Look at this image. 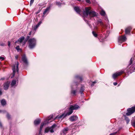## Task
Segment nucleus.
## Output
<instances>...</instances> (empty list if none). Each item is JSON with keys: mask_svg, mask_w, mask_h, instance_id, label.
<instances>
[{"mask_svg": "<svg viewBox=\"0 0 135 135\" xmlns=\"http://www.w3.org/2000/svg\"><path fill=\"white\" fill-rule=\"evenodd\" d=\"M1 64V62H0V64Z\"/></svg>", "mask_w": 135, "mask_h": 135, "instance_id": "nucleus-53", "label": "nucleus"}, {"mask_svg": "<svg viewBox=\"0 0 135 135\" xmlns=\"http://www.w3.org/2000/svg\"><path fill=\"white\" fill-rule=\"evenodd\" d=\"M1 103L2 105L4 106L6 104V102L5 100L2 99L1 100Z\"/></svg>", "mask_w": 135, "mask_h": 135, "instance_id": "nucleus-27", "label": "nucleus"}, {"mask_svg": "<svg viewBox=\"0 0 135 135\" xmlns=\"http://www.w3.org/2000/svg\"><path fill=\"white\" fill-rule=\"evenodd\" d=\"M120 85V84H119L118 85V86H119Z\"/></svg>", "mask_w": 135, "mask_h": 135, "instance_id": "nucleus-51", "label": "nucleus"}, {"mask_svg": "<svg viewBox=\"0 0 135 135\" xmlns=\"http://www.w3.org/2000/svg\"><path fill=\"white\" fill-rule=\"evenodd\" d=\"M31 32H30L28 34H29V35H31Z\"/></svg>", "mask_w": 135, "mask_h": 135, "instance_id": "nucleus-48", "label": "nucleus"}, {"mask_svg": "<svg viewBox=\"0 0 135 135\" xmlns=\"http://www.w3.org/2000/svg\"><path fill=\"white\" fill-rule=\"evenodd\" d=\"M82 80V78L81 76L77 75L75 76V80L71 86V93L73 95H75L76 94L79 92V88L78 85L79 84V82Z\"/></svg>", "mask_w": 135, "mask_h": 135, "instance_id": "nucleus-1", "label": "nucleus"}, {"mask_svg": "<svg viewBox=\"0 0 135 135\" xmlns=\"http://www.w3.org/2000/svg\"><path fill=\"white\" fill-rule=\"evenodd\" d=\"M100 13L101 15L103 16H104L106 15L105 11L103 9L100 12Z\"/></svg>", "mask_w": 135, "mask_h": 135, "instance_id": "nucleus-25", "label": "nucleus"}, {"mask_svg": "<svg viewBox=\"0 0 135 135\" xmlns=\"http://www.w3.org/2000/svg\"><path fill=\"white\" fill-rule=\"evenodd\" d=\"M69 129L68 128H65L62 131V133H61V135H62V134H64L66 133L68 131Z\"/></svg>", "mask_w": 135, "mask_h": 135, "instance_id": "nucleus-21", "label": "nucleus"}, {"mask_svg": "<svg viewBox=\"0 0 135 135\" xmlns=\"http://www.w3.org/2000/svg\"><path fill=\"white\" fill-rule=\"evenodd\" d=\"M22 60L25 64L26 65H27L28 64V62L25 55H23L22 57Z\"/></svg>", "mask_w": 135, "mask_h": 135, "instance_id": "nucleus-10", "label": "nucleus"}, {"mask_svg": "<svg viewBox=\"0 0 135 135\" xmlns=\"http://www.w3.org/2000/svg\"><path fill=\"white\" fill-rule=\"evenodd\" d=\"M73 112V110L70 106L68 109V111L66 113H64L60 115H57L55 118V119L63 118L67 115H69L71 114Z\"/></svg>", "mask_w": 135, "mask_h": 135, "instance_id": "nucleus-3", "label": "nucleus"}, {"mask_svg": "<svg viewBox=\"0 0 135 135\" xmlns=\"http://www.w3.org/2000/svg\"><path fill=\"white\" fill-rule=\"evenodd\" d=\"M4 44L3 43H2L0 44V45L1 46H4Z\"/></svg>", "mask_w": 135, "mask_h": 135, "instance_id": "nucleus-46", "label": "nucleus"}, {"mask_svg": "<svg viewBox=\"0 0 135 135\" xmlns=\"http://www.w3.org/2000/svg\"><path fill=\"white\" fill-rule=\"evenodd\" d=\"M8 45L9 47L11 45V43L9 41H8Z\"/></svg>", "mask_w": 135, "mask_h": 135, "instance_id": "nucleus-44", "label": "nucleus"}, {"mask_svg": "<svg viewBox=\"0 0 135 135\" xmlns=\"http://www.w3.org/2000/svg\"><path fill=\"white\" fill-rule=\"evenodd\" d=\"M50 9V7H49L46 8V9H44V11L43 12V14L44 15H45L47 13H47H48V11Z\"/></svg>", "mask_w": 135, "mask_h": 135, "instance_id": "nucleus-22", "label": "nucleus"}, {"mask_svg": "<svg viewBox=\"0 0 135 135\" xmlns=\"http://www.w3.org/2000/svg\"><path fill=\"white\" fill-rule=\"evenodd\" d=\"M123 116L124 117L127 123L128 124L129 123V122L130 121V120L128 118V117H127L126 116V115H123Z\"/></svg>", "mask_w": 135, "mask_h": 135, "instance_id": "nucleus-26", "label": "nucleus"}, {"mask_svg": "<svg viewBox=\"0 0 135 135\" xmlns=\"http://www.w3.org/2000/svg\"><path fill=\"white\" fill-rule=\"evenodd\" d=\"M117 84V82H114L113 83V85H116Z\"/></svg>", "mask_w": 135, "mask_h": 135, "instance_id": "nucleus-45", "label": "nucleus"}, {"mask_svg": "<svg viewBox=\"0 0 135 135\" xmlns=\"http://www.w3.org/2000/svg\"><path fill=\"white\" fill-rule=\"evenodd\" d=\"M104 18L105 19V20L106 21V22L107 23H108V18H107V17L106 16V15L105 16H104Z\"/></svg>", "mask_w": 135, "mask_h": 135, "instance_id": "nucleus-34", "label": "nucleus"}, {"mask_svg": "<svg viewBox=\"0 0 135 135\" xmlns=\"http://www.w3.org/2000/svg\"><path fill=\"white\" fill-rule=\"evenodd\" d=\"M102 31V32L103 31V30H102V31Z\"/></svg>", "mask_w": 135, "mask_h": 135, "instance_id": "nucleus-50", "label": "nucleus"}, {"mask_svg": "<svg viewBox=\"0 0 135 135\" xmlns=\"http://www.w3.org/2000/svg\"><path fill=\"white\" fill-rule=\"evenodd\" d=\"M96 83H97V82L96 81H94L93 82H92V84H91V86H94V84Z\"/></svg>", "mask_w": 135, "mask_h": 135, "instance_id": "nucleus-37", "label": "nucleus"}, {"mask_svg": "<svg viewBox=\"0 0 135 135\" xmlns=\"http://www.w3.org/2000/svg\"><path fill=\"white\" fill-rule=\"evenodd\" d=\"M117 133V132H114L110 134L109 135H115Z\"/></svg>", "mask_w": 135, "mask_h": 135, "instance_id": "nucleus-39", "label": "nucleus"}, {"mask_svg": "<svg viewBox=\"0 0 135 135\" xmlns=\"http://www.w3.org/2000/svg\"><path fill=\"white\" fill-rule=\"evenodd\" d=\"M132 29L131 27H129L126 28L125 29V33L126 34H129L130 33Z\"/></svg>", "mask_w": 135, "mask_h": 135, "instance_id": "nucleus-16", "label": "nucleus"}, {"mask_svg": "<svg viewBox=\"0 0 135 135\" xmlns=\"http://www.w3.org/2000/svg\"><path fill=\"white\" fill-rule=\"evenodd\" d=\"M18 56V55H17L15 56V58L16 60H17Z\"/></svg>", "mask_w": 135, "mask_h": 135, "instance_id": "nucleus-43", "label": "nucleus"}, {"mask_svg": "<svg viewBox=\"0 0 135 135\" xmlns=\"http://www.w3.org/2000/svg\"><path fill=\"white\" fill-rule=\"evenodd\" d=\"M53 115H51L48 118H47V119L45 121L44 123H41L40 127L39 132V134L41 133L42 129L44 125H45L47 123H48L49 122H49V120H51L53 118Z\"/></svg>", "mask_w": 135, "mask_h": 135, "instance_id": "nucleus-5", "label": "nucleus"}, {"mask_svg": "<svg viewBox=\"0 0 135 135\" xmlns=\"http://www.w3.org/2000/svg\"><path fill=\"white\" fill-rule=\"evenodd\" d=\"M86 2L89 3H91L90 0H85Z\"/></svg>", "mask_w": 135, "mask_h": 135, "instance_id": "nucleus-40", "label": "nucleus"}, {"mask_svg": "<svg viewBox=\"0 0 135 135\" xmlns=\"http://www.w3.org/2000/svg\"><path fill=\"white\" fill-rule=\"evenodd\" d=\"M34 0H31L30 5H31L33 3Z\"/></svg>", "mask_w": 135, "mask_h": 135, "instance_id": "nucleus-38", "label": "nucleus"}, {"mask_svg": "<svg viewBox=\"0 0 135 135\" xmlns=\"http://www.w3.org/2000/svg\"><path fill=\"white\" fill-rule=\"evenodd\" d=\"M97 15L96 12L94 11H90V8L89 7L85 8V11H84L83 12V17L84 20L90 27V24L88 22V21L86 20V18H88L91 19L92 17L97 16Z\"/></svg>", "mask_w": 135, "mask_h": 135, "instance_id": "nucleus-2", "label": "nucleus"}, {"mask_svg": "<svg viewBox=\"0 0 135 135\" xmlns=\"http://www.w3.org/2000/svg\"><path fill=\"white\" fill-rule=\"evenodd\" d=\"M126 40L127 38L125 35L122 36H119L118 38V42L119 43L121 44L122 42L125 41Z\"/></svg>", "mask_w": 135, "mask_h": 135, "instance_id": "nucleus-9", "label": "nucleus"}, {"mask_svg": "<svg viewBox=\"0 0 135 135\" xmlns=\"http://www.w3.org/2000/svg\"><path fill=\"white\" fill-rule=\"evenodd\" d=\"M2 94V89L0 88V96Z\"/></svg>", "mask_w": 135, "mask_h": 135, "instance_id": "nucleus-42", "label": "nucleus"}, {"mask_svg": "<svg viewBox=\"0 0 135 135\" xmlns=\"http://www.w3.org/2000/svg\"><path fill=\"white\" fill-rule=\"evenodd\" d=\"M56 4L59 6H61L62 4V3H61L60 2H56Z\"/></svg>", "mask_w": 135, "mask_h": 135, "instance_id": "nucleus-33", "label": "nucleus"}, {"mask_svg": "<svg viewBox=\"0 0 135 135\" xmlns=\"http://www.w3.org/2000/svg\"><path fill=\"white\" fill-rule=\"evenodd\" d=\"M56 126V125L55 124H53L51 127L46 128L45 130V132L47 133L50 132L51 133H53L54 132V129Z\"/></svg>", "mask_w": 135, "mask_h": 135, "instance_id": "nucleus-6", "label": "nucleus"}, {"mask_svg": "<svg viewBox=\"0 0 135 135\" xmlns=\"http://www.w3.org/2000/svg\"><path fill=\"white\" fill-rule=\"evenodd\" d=\"M78 117L76 115H73L71 117L69 118L70 120L71 121H74L78 119Z\"/></svg>", "mask_w": 135, "mask_h": 135, "instance_id": "nucleus-13", "label": "nucleus"}, {"mask_svg": "<svg viewBox=\"0 0 135 135\" xmlns=\"http://www.w3.org/2000/svg\"><path fill=\"white\" fill-rule=\"evenodd\" d=\"M30 38V36H27L26 38L25 39V42L24 43V44H25L26 43V42Z\"/></svg>", "mask_w": 135, "mask_h": 135, "instance_id": "nucleus-30", "label": "nucleus"}, {"mask_svg": "<svg viewBox=\"0 0 135 135\" xmlns=\"http://www.w3.org/2000/svg\"><path fill=\"white\" fill-rule=\"evenodd\" d=\"M6 111H5V110H0V113H1V112H3L4 113V112H6Z\"/></svg>", "mask_w": 135, "mask_h": 135, "instance_id": "nucleus-47", "label": "nucleus"}, {"mask_svg": "<svg viewBox=\"0 0 135 135\" xmlns=\"http://www.w3.org/2000/svg\"><path fill=\"white\" fill-rule=\"evenodd\" d=\"M85 87L84 85H81V87L79 91L81 94H83V92L85 90Z\"/></svg>", "mask_w": 135, "mask_h": 135, "instance_id": "nucleus-19", "label": "nucleus"}, {"mask_svg": "<svg viewBox=\"0 0 135 135\" xmlns=\"http://www.w3.org/2000/svg\"><path fill=\"white\" fill-rule=\"evenodd\" d=\"M16 49L18 51H19V50H21L20 49L19 46H17L16 47Z\"/></svg>", "mask_w": 135, "mask_h": 135, "instance_id": "nucleus-35", "label": "nucleus"}, {"mask_svg": "<svg viewBox=\"0 0 135 135\" xmlns=\"http://www.w3.org/2000/svg\"><path fill=\"white\" fill-rule=\"evenodd\" d=\"M127 112L126 115H130L135 112V105L134 107L128 108L127 109Z\"/></svg>", "mask_w": 135, "mask_h": 135, "instance_id": "nucleus-7", "label": "nucleus"}, {"mask_svg": "<svg viewBox=\"0 0 135 135\" xmlns=\"http://www.w3.org/2000/svg\"><path fill=\"white\" fill-rule=\"evenodd\" d=\"M9 83L8 82H6L4 84L3 88L5 90H7L8 88Z\"/></svg>", "mask_w": 135, "mask_h": 135, "instance_id": "nucleus-14", "label": "nucleus"}, {"mask_svg": "<svg viewBox=\"0 0 135 135\" xmlns=\"http://www.w3.org/2000/svg\"><path fill=\"white\" fill-rule=\"evenodd\" d=\"M7 117L8 119H9L10 118V116L9 114L8 113H7Z\"/></svg>", "mask_w": 135, "mask_h": 135, "instance_id": "nucleus-36", "label": "nucleus"}, {"mask_svg": "<svg viewBox=\"0 0 135 135\" xmlns=\"http://www.w3.org/2000/svg\"><path fill=\"white\" fill-rule=\"evenodd\" d=\"M24 39L25 37L23 36H22L15 42V44H16V43H18L19 44H20L24 40Z\"/></svg>", "mask_w": 135, "mask_h": 135, "instance_id": "nucleus-11", "label": "nucleus"}, {"mask_svg": "<svg viewBox=\"0 0 135 135\" xmlns=\"http://www.w3.org/2000/svg\"><path fill=\"white\" fill-rule=\"evenodd\" d=\"M124 73V70H122L120 71L116 72L113 75V78L115 79L118 76L122 75V74Z\"/></svg>", "mask_w": 135, "mask_h": 135, "instance_id": "nucleus-8", "label": "nucleus"}, {"mask_svg": "<svg viewBox=\"0 0 135 135\" xmlns=\"http://www.w3.org/2000/svg\"><path fill=\"white\" fill-rule=\"evenodd\" d=\"M98 24H100V25L102 27H103L104 25V23L102 22V20L101 19H99L97 20Z\"/></svg>", "mask_w": 135, "mask_h": 135, "instance_id": "nucleus-18", "label": "nucleus"}, {"mask_svg": "<svg viewBox=\"0 0 135 135\" xmlns=\"http://www.w3.org/2000/svg\"><path fill=\"white\" fill-rule=\"evenodd\" d=\"M16 70L17 72H18V65H19V63L18 61H17L16 62Z\"/></svg>", "mask_w": 135, "mask_h": 135, "instance_id": "nucleus-28", "label": "nucleus"}, {"mask_svg": "<svg viewBox=\"0 0 135 135\" xmlns=\"http://www.w3.org/2000/svg\"><path fill=\"white\" fill-rule=\"evenodd\" d=\"M41 122L40 119H38L35 120L34 122V124L35 125H37L39 124Z\"/></svg>", "mask_w": 135, "mask_h": 135, "instance_id": "nucleus-20", "label": "nucleus"}, {"mask_svg": "<svg viewBox=\"0 0 135 135\" xmlns=\"http://www.w3.org/2000/svg\"><path fill=\"white\" fill-rule=\"evenodd\" d=\"M72 109L73 110H77L80 108L79 106L76 104H74L70 106Z\"/></svg>", "mask_w": 135, "mask_h": 135, "instance_id": "nucleus-12", "label": "nucleus"}, {"mask_svg": "<svg viewBox=\"0 0 135 135\" xmlns=\"http://www.w3.org/2000/svg\"><path fill=\"white\" fill-rule=\"evenodd\" d=\"M77 1H81V0H77Z\"/></svg>", "mask_w": 135, "mask_h": 135, "instance_id": "nucleus-49", "label": "nucleus"}, {"mask_svg": "<svg viewBox=\"0 0 135 135\" xmlns=\"http://www.w3.org/2000/svg\"><path fill=\"white\" fill-rule=\"evenodd\" d=\"M75 11L78 14H80V9L78 7H74Z\"/></svg>", "mask_w": 135, "mask_h": 135, "instance_id": "nucleus-17", "label": "nucleus"}, {"mask_svg": "<svg viewBox=\"0 0 135 135\" xmlns=\"http://www.w3.org/2000/svg\"><path fill=\"white\" fill-rule=\"evenodd\" d=\"M4 57H0V59L1 60H4Z\"/></svg>", "mask_w": 135, "mask_h": 135, "instance_id": "nucleus-41", "label": "nucleus"}, {"mask_svg": "<svg viewBox=\"0 0 135 135\" xmlns=\"http://www.w3.org/2000/svg\"><path fill=\"white\" fill-rule=\"evenodd\" d=\"M92 33L94 36L95 37H97L98 36V35L94 31H93L92 32Z\"/></svg>", "mask_w": 135, "mask_h": 135, "instance_id": "nucleus-32", "label": "nucleus"}, {"mask_svg": "<svg viewBox=\"0 0 135 135\" xmlns=\"http://www.w3.org/2000/svg\"><path fill=\"white\" fill-rule=\"evenodd\" d=\"M18 80V79L17 78L16 79V80H13L11 82V85L12 87H13L15 86H16L17 85H16V81H17Z\"/></svg>", "mask_w": 135, "mask_h": 135, "instance_id": "nucleus-15", "label": "nucleus"}, {"mask_svg": "<svg viewBox=\"0 0 135 135\" xmlns=\"http://www.w3.org/2000/svg\"><path fill=\"white\" fill-rule=\"evenodd\" d=\"M134 70H135V68H134Z\"/></svg>", "mask_w": 135, "mask_h": 135, "instance_id": "nucleus-52", "label": "nucleus"}, {"mask_svg": "<svg viewBox=\"0 0 135 135\" xmlns=\"http://www.w3.org/2000/svg\"><path fill=\"white\" fill-rule=\"evenodd\" d=\"M41 23L42 22L41 21H39L37 24L36 25L35 27H34V29L35 30H36Z\"/></svg>", "mask_w": 135, "mask_h": 135, "instance_id": "nucleus-24", "label": "nucleus"}, {"mask_svg": "<svg viewBox=\"0 0 135 135\" xmlns=\"http://www.w3.org/2000/svg\"><path fill=\"white\" fill-rule=\"evenodd\" d=\"M135 118V117H134ZM131 125L133 127H135V119L133 121H131Z\"/></svg>", "mask_w": 135, "mask_h": 135, "instance_id": "nucleus-29", "label": "nucleus"}, {"mask_svg": "<svg viewBox=\"0 0 135 135\" xmlns=\"http://www.w3.org/2000/svg\"><path fill=\"white\" fill-rule=\"evenodd\" d=\"M132 58H131L130 61V62L129 63V64L128 66V67H129L132 64Z\"/></svg>", "mask_w": 135, "mask_h": 135, "instance_id": "nucleus-31", "label": "nucleus"}, {"mask_svg": "<svg viewBox=\"0 0 135 135\" xmlns=\"http://www.w3.org/2000/svg\"><path fill=\"white\" fill-rule=\"evenodd\" d=\"M28 46L30 49L34 48L36 44V40L34 38L30 39L28 40Z\"/></svg>", "mask_w": 135, "mask_h": 135, "instance_id": "nucleus-4", "label": "nucleus"}, {"mask_svg": "<svg viewBox=\"0 0 135 135\" xmlns=\"http://www.w3.org/2000/svg\"><path fill=\"white\" fill-rule=\"evenodd\" d=\"M16 66L15 65H14L13 67L12 68V70L13 71V76L11 77V78H13L14 76L15 75V73L16 72Z\"/></svg>", "mask_w": 135, "mask_h": 135, "instance_id": "nucleus-23", "label": "nucleus"}]
</instances>
